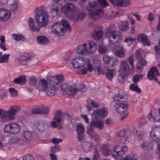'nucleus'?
I'll return each instance as SVG.
<instances>
[{
    "instance_id": "f257e3e1",
    "label": "nucleus",
    "mask_w": 160,
    "mask_h": 160,
    "mask_svg": "<svg viewBox=\"0 0 160 160\" xmlns=\"http://www.w3.org/2000/svg\"><path fill=\"white\" fill-rule=\"evenodd\" d=\"M106 36L109 38V46L112 48L115 55L122 58L125 54V49L120 45L122 41V37L119 32L118 31H105Z\"/></svg>"
},
{
    "instance_id": "f03ea898",
    "label": "nucleus",
    "mask_w": 160,
    "mask_h": 160,
    "mask_svg": "<svg viewBox=\"0 0 160 160\" xmlns=\"http://www.w3.org/2000/svg\"><path fill=\"white\" fill-rule=\"evenodd\" d=\"M92 60V64L88 65V71L92 72L94 71L98 75L101 74H105L106 78L109 80H111L112 78L115 75L116 72L115 70L109 69L107 67L103 68L101 70V65L99 59L95 55L91 57Z\"/></svg>"
},
{
    "instance_id": "7ed1b4c3",
    "label": "nucleus",
    "mask_w": 160,
    "mask_h": 160,
    "mask_svg": "<svg viewBox=\"0 0 160 160\" xmlns=\"http://www.w3.org/2000/svg\"><path fill=\"white\" fill-rule=\"evenodd\" d=\"M64 80V76L61 74L55 75L50 78L49 85L51 86L52 90L55 91V95L57 90L59 88L64 94H68V92H70L69 88L70 86L63 83Z\"/></svg>"
},
{
    "instance_id": "20e7f679",
    "label": "nucleus",
    "mask_w": 160,
    "mask_h": 160,
    "mask_svg": "<svg viewBox=\"0 0 160 160\" xmlns=\"http://www.w3.org/2000/svg\"><path fill=\"white\" fill-rule=\"evenodd\" d=\"M98 1H91L88 3L89 7L87 8L89 14L101 17L104 14L103 8H105L109 4L106 0H98Z\"/></svg>"
},
{
    "instance_id": "39448f33",
    "label": "nucleus",
    "mask_w": 160,
    "mask_h": 160,
    "mask_svg": "<svg viewBox=\"0 0 160 160\" xmlns=\"http://www.w3.org/2000/svg\"><path fill=\"white\" fill-rule=\"evenodd\" d=\"M45 9V7L42 6L37 8L36 9L37 14L35 19L38 25L41 27L46 26L48 22V15Z\"/></svg>"
},
{
    "instance_id": "423d86ee",
    "label": "nucleus",
    "mask_w": 160,
    "mask_h": 160,
    "mask_svg": "<svg viewBox=\"0 0 160 160\" xmlns=\"http://www.w3.org/2000/svg\"><path fill=\"white\" fill-rule=\"evenodd\" d=\"M61 22H57L54 23L52 27V33L62 35L65 31L70 32L71 30V27L69 22L65 19H63Z\"/></svg>"
},
{
    "instance_id": "0eeeda50",
    "label": "nucleus",
    "mask_w": 160,
    "mask_h": 160,
    "mask_svg": "<svg viewBox=\"0 0 160 160\" xmlns=\"http://www.w3.org/2000/svg\"><path fill=\"white\" fill-rule=\"evenodd\" d=\"M97 49V44L90 41L86 42L82 45L79 46L76 49L78 54L85 55L94 53Z\"/></svg>"
},
{
    "instance_id": "6e6552de",
    "label": "nucleus",
    "mask_w": 160,
    "mask_h": 160,
    "mask_svg": "<svg viewBox=\"0 0 160 160\" xmlns=\"http://www.w3.org/2000/svg\"><path fill=\"white\" fill-rule=\"evenodd\" d=\"M38 88L40 91H44L48 96H52L55 95V91L52 90L50 85L48 88V82L45 79L42 78L39 80Z\"/></svg>"
},
{
    "instance_id": "1a4fd4ad",
    "label": "nucleus",
    "mask_w": 160,
    "mask_h": 160,
    "mask_svg": "<svg viewBox=\"0 0 160 160\" xmlns=\"http://www.w3.org/2000/svg\"><path fill=\"white\" fill-rule=\"evenodd\" d=\"M114 107L116 111L122 116L121 120L126 118L128 114V106L125 103H115Z\"/></svg>"
},
{
    "instance_id": "9d476101",
    "label": "nucleus",
    "mask_w": 160,
    "mask_h": 160,
    "mask_svg": "<svg viewBox=\"0 0 160 160\" xmlns=\"http://www.w3.org/2000/svg\"><path fill=\"white\" fill-rule=\"evenodd\" d=\"M150 140L152 142L158 143L160 141V128H153L150 132ZM158 148L160 149V143H158Z\"/></svg>"
},
{
    "instance_id": "9b49d317",
    "label": "nucleus",
    "mask_w": 160,
    "mask_h": 160,
    "mask_svg": "<svg viewBox=\"0 0 160 160\" xmlns=\"http://www.w3.org/2000/svg\"><path fill=\"white\" fill-rule=\"evenodd\" d=\"M21 129L19 125L16 123H10L6 125L4 128L5 132H8L12 134L18 133Z\"/></svg>"
},
{
    "instance_id": "f8f14e48",
    "label": "nucleus",
    "mask_w": 160,
    "mask_h": 160,
    "mask_svg": "<svg viewBox=\"0 0 160 160\" xmlns=\"http://www.w3.org/2000/svg\"><path fill=\"white\" fill-rule=\"evenodd\" d=\"M85 8L81 7L77 9L71 16V17L75 21H80L83 20L85 17Z\"/></svg>"
},
{
    "instance_id": "ddd939ff",
    "label": "nucleus",
    "mask_w": 160,
    "mask_h": 160,
    "mask_svg": "<svg viewBox=\"0 0 160 160\" xmlns=\"http://www.w3.org/2000/svg\"><path fill=\"white\" fill-rule=\"evenodd\" d=\"M76 84H74L73 85L70 86L69 89L70 92H68V94L72 95L74 96L78 92L84 93L87 91V88L84 84H79L78 87V88H75Z\"/></svg>"
},
{
    "instance_id": "4468645a",
    "label": "nucleus",
    "mask_w": 160,
    "mask_h": 160,
    "mask_svg": "<svg viewBox=\"0 0 160 160\" xmlns=\"http://www.w3.org/2000/svg\"><path fill=\"white\" fill-rule=\"evenodd\" d=\"M160 75L158 70L155 67H152L150 69L147 74L148 79L152 80H153L160 86V82L157 79V77Z\"/></svg>"
},
{
    "instance_id": "2eb2a0df",
    "label": "nucleus",
    "mask_w": 160,
    "mask_h": 160,
    "mask_svg": "<svg viewBox=\"0 0 160 160\" xmlns=\"http://www.w3.org/2000/svg\"><path fill=\"white\" fill-rule=\"evenodd\" d=\"M118 71L126 76H128L130 73V67L126 60H122L120 62Z\"/></svg>"
},
{
    "instance_id": "dca6fc26",
    "label": "nucleus",
    "mask_w": 160,
    "mask_h": 160,
    "mask_svg": "<svg viewBox=\"0 0 160 160\" xmlns=\"http://www.w3.org/2000/svg\"><path fill=\"white\" fill-rule=\"evenodd\" d=\"M104 122L103 121L99 119H93L91 121L89 126L87 128V130H89L90 128L93 130L94 128H97L100 129L103 128Z\"/></svg>"
},
{
    "instance_id": "f3484780",
    "label": "nucleus",
    "mask_w": 160,
    "mask_h": 160,
    "mask_svg": "<svg viewBox=\"0 0 160 160\" xmlns=\"http://www.w3.org/2000/svg\"><path fill=\"white\" fill-rule=\"evenodd\" d=\"M85 58L82 57H78L73 59L72 63L75 68H80L85 65Z\"/></svg>"
},
{
    "instance_id": "a211bd4d",
    "label": "nucleus",
    "mask_w": 160,
    "mask_h": 160,
    "mask_svg": "<svg viewBox=\"0 0 160 160\" xmlns=\"http://www.w3.org/2000/svg\"><path fill=\"white\" fill-rule=\"evenodd\" d=\"M92 114L95 118H104L108 114V109L105 108H103L94 110Z\"/></svg>"
},
{
    "instance_id": "6ab92c4d",
    "label": "nucleus",
    "mask_w": 160,
    "mask_h": 160,
    "mask_svg": "<svg viewBox=\"0 0 160 160\" xmlns=\"http://www.w3.org/2000/svg\"><path fill=\"white\" fill-rule=\"evenodd\" d=\"M117 136L118 140L121 143L126 144L129 142L127 136V131L124 129L119 131L117 134Z\"/></svg>"
},
{
    "instance_id": "aec40b11",
    "label": "nucleus",
    "mask_w": 160,
    "mask_h": 160,
    "mask_svg": "<svg viewBox=\"0 0 160 160\" xmlns=\"http://www.w3.org/2000/svg\"><path fill=\"white\" fill-rule=\"evenodd\" d=\"M11 13L8 10L4 8H0V20L2 21H6L10 18Z\"/></svg>"
},
{
    "instance_id": "412c9836",
    "label": "nucleus",
    "mask_w": 160,
    "mask_h": 160,
    "mask_svg": "<svg viewBox=\"0 0 160 160\" xmlns=\"http://www.w3.org/2000/svg\"><path fill=\"white\" fill-rule=\"evenodd\" d=\"M148 118L151 122H158L160 120V113L157 110L151 111L148 116Z\"/></svg>"
},
{
    "instance_id": "4be33fe9",
    "label": "nucleus",
    "mask_w": 160,
    "mask_h": 160,
    "mask_svg": "<svg viewBox=\"0 0 160 160\" xmlns=\"http://www.w3.org/2000/svg\"><path fill=\"white\" fill-rule=\"evenodd\" d=\"M102 28L101 26L96 28L93 32L92 36L93 38L98 41L103 36V32Z\"/></svg>"
},
{
    "instance_id": "5701e85b",
    "label": "nucleus",
    "mask_w": 160,
    "mask_h": 160,
    "mask_svg": "<svg viewBox=\"0 0 160 160\" xmlns=\"http://www.w3.org/2000/svg\"><path fill=\"white\" fill-rule=\"evenodd\" d=\"M23 139L19 138L17 137H14L11 141V146L13 148H16L22 145L24 141Z\"/></svg>"
},
{
    "instance_id": "b1692460",
    "label": "nucleus",
    "mask_w": 160,
    "mask_h": 160,
    "mask_svg": "<svg viewBox=\"0 0 160 160\" xmlns=\"http://www.w3.org/2000/svg\"><path fill=\"white\" fill-rule=\"evenodd\" d=\"M21 109L19 106H13L10 107L8 111V113L12 118H14L16 115Z\"/></svg>"
},
{
    "instance_id": "393cba45",
    "label": "nucleus",
    "mask_w": 160,
    "mask_h": 160,
    "mask_svg": "<svg viewBox=\"0 0 160 160\" xmlns=\"http://www.w3.org/2000/svg\"><path fill=\"white\" fill-rule=\"evenodd\" d=\"M87 134L93 140L96 142L99 141L100 139V135L97 132H95L92 129L90 128L89 130H87Z\"/></svg>"
},
{
    "instance_id": "a878e982",
    "label": "nucleus",
    "mask_w": 160,
    "mask_h": 160,
    "mask_svg": "<svg viewBox=\"0 0 160 160\" xmlns=\"http://www.w3.org/2000/svg\"><path fill=\"white\" fill-rule=\"evenodd\" d=\"M138 40L139 42L143 43V44L148 46L150 45L148 40L147 36L143 33H141L137 37Z\"/></svg>"
},
{
    "instance_id": "bb28decb",
    "label": "nucleus",
    "mask_w": 160,
    "mask_h": 160,
    "mask_svg": "<svg viewBox=\"0 0 160 160\" xmlns=\"http://www.w3.org/2000/svg\"><path fill=\"white\" fill-rule=\"evenodd\" d=\"M37 40L40 44L46 45L49 43V39L43 35H39L37 37Z\"/></svg>"
},
{
    "instance_id": "cd10ccee",
    "label": "nucleus",
    "mask_w": 160,
    "mask_h": 160,
    "mask_svg": "<svg viewBox=\"0 0 160 160\" xmlns=\"http://www.w3.org/2000/svg\"><path fill=\"white\" fill-rule=\"evenodd\" d=\"M115 3L119 6L126 7L131 4V0H115Z\"/></svg>"
},
{
    "instance_id": "c85d7f7f",
    "label": "nucleus",
    "mask_w": 160,
    "mask_h": 160,
    "mask_svg": "<svg viewBox=\"0 0 160 160\" xmlns=\"http://www.w3.org/2000/svg\"><path fill=\"white\" fill-rule=\"evenodd\" d=\"M35 126L38 131L42 132L45 130L46 125L45 122L44 120H40L37 122Z\"/></svg>"
},
{
    "instance_id": "c756f323",
    "label": "nucleus",
    "mask_w": 160,
    "mask_h": 160,
    "mask_svg": "<svg viewBox=\"0 0 160 160\" xmlns=\"http://www.w3.org/2000/svg\"><path fill=\"white\" fill-rule=\"evenodd\" d=\"M133 132L137 134L138 138L140 139H142L145 134V130L142 128H140L138 130L135 128L133 130Z\"/></svg>"
},
{
    "instance_id": "7c9ffc66",
    "label": "nucleus",
    "mask_w": 160,
    "mask_h": 160,
    "mask_svg": "<svg viewBox=\"0 0 160 160\" xmlns=\"http://www.w3.org/2000/svg\"><path fill=\"white\" fill-rule=\"evenodd\" d=\"M120 148L121 146H116L112 150L111 152L112 156L114 158H117L118 157L121 156L120 151L119 150L120 149Z\"/></svg>"
},
{
    "instance_id": "2f4dec72",
    "label": "nucleus",
    "mask_w": 160,
    "mask_h": 160,
    "mask_svg": "<svg viewBox=\"0 0 160 160\" xmlns=\"http://www.w3.org/2000/svg\"><path fill=\"white\" fill-rule=\"evenodd\" d=\"M26 78L25 76H20L18 78H15L13 80V82L17 84L23 85L25 84Z\"/></svg>"
},
{
    "instance_id": "473e14b6",
    "label": "nucleus",
    "mask_w": 160,
    "mask_h": 160,
    "mask_svg": "<svg viewBox=\"0 0 160 160\" xmlns=\"http://www.w3.org/2000/svg\"><path fill=\"white\" fill-rule=\"evenodd\" d=\"M31 58L29 56L27 55V56H22L19 59V61L21 64L23 65H26L29 62Z\"/></svg>"
},
{
    "instance_id": "72a5a7b5",
    "label": "nucleus",
    "mask_w": 160,
    "mask_h": 160,
    "mask_svg": "<svg viewBox=\"0 0 160 160\" xmlns=\"http://www.w3.org/2000/svg\"><path fill=\"white\" fill-rule=\"evenodd\" d=\"M119 29L121 31H125L128 29V21H122L118 24Z\"/></svg>"
},
{
    "instance_id": "f704fd0d",
    "label": "nucleus",
    "mask_w": 160,
    "mask_h": 160,
    "mask_svg": "<svg viewBox=\"0 0 160 160\" xmlns=\"http://www.w3.org/2000/svg\"><path fill=\"white\" fill-rule=\"evenodd\" d=\"M103 60L105 64L107 67H109V65H110L111 61H112L113 58L108 54H105L103 56Z\"/></svg>"
},
{
    "instance_id": "c9c22d12",
    "label": "nucleus",
    "mask_w": 160,
    "mask_h": 160,
    "mask_svg": "<svg viewBox=\"0 0 160 160\" xmlns=\"http://www.w3.org/2000/svg\"><path fill=\"white\" fill-rule=\"evenodd\" d=\"M28 24L30 28L32 29L33 32L39 31V29L35 26L33 19L31 18H30L28 20Z\"/></svg>"
},
{
    "instance_id": "e433bc0d",
    "label": "nucleus",
    "mask_w": 160,
    "mask_h": 160,
    "mask_svg": "<svg viewBox=\"0 0 160 160\" xmlns=\"http://www.w3.org/2000/svg\"><path fill=\"white\" fill-rule=\"evenodd\" d=\"M63 116V115L61 112L57 111L55 113L53 119L57 122L59 123L61 122V120H62Z\"/></svg>"
},
{
    "instance_id": "4c0bfd02",
    "label": "nucleus",
    "mask_w": 160,
    "mask_h": 160,
    "mask_svg": "<svg viewBox=\"0 0 160 160\" xmlns=\"http://www.w3.org/2000/svg\"><path fill=\"white\" fill-rule=\"evenodd\" d=\"M98 51L101 54H103L106 53L107 49L106 48L105 45L102 42H99L98 44Z\"/></svg>"
},
{
    "instance_id": "58836bf2",
    "label": "nucleus",
    "mask_w": 160,
    "mask_h": 160,
    "mask_svg": "<svg viewBox=\"0 0 160 160\" xmlns=\"http://www.w3.org/2000/svg\"><path fill=\"white\" fill-rule=\"evenodd\" d=\"M135 56L137 60H139L143 58L144 57V55L142 49L140 48L136 50L135 52Z\"/></svg>"
},
{
    "instance_id": "ea45409f",
    "label": "nucleus",
    "mask_w": 160,
    "mask_h": 160,
    "mask_svg": "<svg viewBox=\"0 0 160 160\" xmlns=\"http://www.w3.org/2000/svg\"><path fill=\"white\" fill-rule=\"evenodd\" d=\"M153 146L152 143L146 142L142 144L141 146L145 150L149 151L153 148Z\"/></svg>"
},
{
    "instance_id": "a19ab883",
    "label": "nucleus",
    "mask_w": 160,
    "mask_h": 160,
    "mask_svg": "<svg viewBox=\"0 0 160 160\" xmlns=\"http://www.w3.org/2000/svg\"><path fill=\"white\" fill-rule=\"evenodd\" d=\"M67 6V5L66 4L62 7V12L65 15L68 16V18H71L72 14L68 8H66Z\"/></svg>"
},
{
    "instance_id": "79ce46f5",
    "label": "nucleus",
    "mask_w": 160,
    "mask_h": 160,
    "mask_svg": "<svg viewBox=\"0 0 160 160\" xmlns=\"http://www.w3.org/2000/svg\"><path fill=\"white\" fill-rule=\"evenodd\" d=\"M130 89L133 91H135L138 93H140L141 91L140 89L138 88V85L135 83H132L130 84L129 86Z\"/></svg>"
},
{
    "instance_id": "37998d69",
    "label": "nucleus",
    "mask_w": 160,
    "mask_h": 160,
    "mask_svg": "<svg viewBox=\"0 0 160 160\" xmlns=\"http://www.w3.org/2000/svg\"><path fill=\"white\" fill-rule=\"evenodd\" d=\"M9 115L8 112L7 111H6L2 116L1 118L2 121L3 122H8L10 120L13 119V118H12L11 116Z\"/></svg>"
},
{
    "instance_id": "c03bdc74",
    "label": "nucleus",
    "mask_w": 160,
    "mask_h": 160,
    "mask_svg": "<svg viewBox=\"0 0 160 160\" xmlns=\"http://www.w3.org/2000/svg\"><path fill=\"white\" fill-rule=\"evenodd\" d=\"M10 54H4L0 57V63H8L10 56Z\"/></svg>"
},
{
    "instance_id": "a18cd8bd",
    "label": "nucleus",
    "mask_w": 160,
    "mask_h": 160,
    "mask_svg": "<svg viewBox=\"0 0 160 160\" xmlns=\"http://www.w3.org/2000/svg\"><path fill=\"white\" fill-rule=\"evenodd\" d=\"M67 5V8H68L72 15L74 13L76 9V7L73 3H68L66 4Z\"/></svg>"
},
{
    "instance_id": "49530a36",
    "label": "nucleus",
    "mask_w": 160,
    "mask_h": 160,
    "mask_svg": "<svg viewBox=\"0 0 160 160\" xmlns=\"http://www.w3.org/2000/svg\"><path fill=\"white\" fill-rule=\"evenodd\" d=\"M143 75L142 74H136L132 78V81L135 84H137L140 79H142Z\"/></svg>"
},
{
    "instance_id": "de8ad7c7",
    "label": "nucleus",
    "mask_w": 160,
    "mask_h": 160,
    "mask_svg": "<svg viewBox=\"0 0 160 160\" xmlns=\"http://www.w3.org/2000/svg\"><path fill=\"white\" fill-rule=\"evenodd\" d=\"M138 158L137 155L132 154L130 156H126L122 160H137Z\"/></svg>"
},
{
    "instance_id": "09e8293b",
    "label": "nucleus",
    "mask_w": 160,
    "mask_h": 160,
    "mask_svg": "<svg viewBox=\"0 0 160 160\" xmlns=\"http://www.w3.org/2000/svg\"><path fill=\"white\" fill-rule=\"evenodd\" d=\"M12 36L14 39L17 41L20 40H25V37L21 35H17L15 34H12Z\"/></svg>"
},
{
    "instance_id": "8fccbe9b",
    "label": "nucleus",
    "mask_w": 160,
    "mask_h": 160,
    "mask_svg": "<svg viewBox=\"0 0 160 160\" xmlns=\"http://www.w3.org/2000/svg\"><path fill=\"white\" fill-rule=\"evenodd\" d=\"M76 131L77 134L84 133L85 128L84 126L81 123L78 124L77 127Z\"/></svg>"
},
{
    "instance_id": "3c124183",
    "label": "nucleus",
    "mask_w": 160,
    "mask_h": 160,
    "mask_svg": "<svg viewBox=\"0 0 160 160\" xmlns=\"http://www.w3.org/2000/svg\"><path fill=\"white\" fill-rule=\"evenodd\" d=\"M23 137L26 140H30L32 138V134L31 133L28 131H25L23 134Z\"/></svg>"
},
{
    "instance_id": "603ef678",
    "label": "nucleus",
    "mask_w": 160,
    "mask_h": 160,
    "mask_svg": "<svg viewBox=\"0 0 160 160\" xmlns=\"http://www.w3.org/2000/svg\"><path fill=\"white\" fill-rule=\"evenodd\" d=\"M136 39L135 38L131 37L127 38L124 40V42L128 43V45H130L133 42L136 41Z\"/></svg>"
},
{
    "instance_id": "864d4df0",
    "label": "nucleus",
    "mask_w": 160,
    "mask_h": 160,
    "mask_svg": "<svg viewBox=\"0 0 160 160\" xmlns=\"http://www.w3.org/2000/svg\"><path fill=\"white\" fill-rule=\"evenodd\" d=\"M51 14L53 17H55L58 15V9L57 6L53 5L52 7Z\"/></svg>"
},
{
    "instance_id": "5fc2aeb1",
    "label": "nucleus",
    "mask_w": 160,
    "mask_h": 160,
    "mask_svg": "<svg viewBox=\"0 0 160 160\" xmlns=\"http://www.w3.org/2000/svg\"><path fill=\"white\" fill-rule=\"evenodd\" d=\"M90 145L89 143L86 142L83 143L82 149L83 152H86L88 151Z\"/></svg>"
},
{
    "instance_id": "6e6d98bb",
    "label": "nucleus",
    "mask_w": 160,
    "mask_h": 160,
    "mask_svg": "<svg viewBox=\"0 0 160 160\" xmlns=\"http://www.w3.org/2000/svg\"><path fill=\"white\" fill-rule=\"evenodd\" d=\"M127 60L131 66L132 69V70H134V66L133 64V57L130 56L128 57Z\"/></svg>"
},
{
    "instance_id": "4d7b16f0",
    "label": "nucleus",
    "mask_w": 160,
    "mask_h": 160,
    "mask_svg": "<svg viewBox=\"0 0 160 160\" xmlns=\"http://www.w3.org/2000/svg\"><path fill=\"white\" fill-rule=\"evenodd\" d=\"M135 68L136 71L138 73H141L143 71V67L139 63H137Z\"/></svg>"
},
{
    "instance_id": "13d9d810",
    "label": "nucleus",
    "mask_w": 160,
    "mask_h": 160,
    "mask_svg": "<svg viewBox=\"0 0 160 160\" xmlns=\"http://www.w3.org/2000/svg\"><path fill=\"white\" fill-rule=\"evenodd\" d=\"M30 84L33 86H35L37 84L38 82V79L35 76H32L30 79Z\"/></svg>"
},
{
    "instance_id": "bf43d9fd",
    "label": "nucleus",
    "mask_w": 160,
    "mask_h": 160,
    "mask_svg": "<svg viewBox=\"0 0 160 160\" xmlns=\"http://www.w3.org/2000/svg\"><path fill=\"white\" fill-rule=\"evenodd\" d=\"M68 125V128L72 129H73L76 125V121L75 119H71Z\"/></svg>"
},
{
    "instance_id": "052dcab7",
    "label": "nucleus",
    "mask_w": 160,
    "mask_h": 160,
    "mask_svg": "<svg viewBox=\"0 0 160 160\" xmlns=\"http://www.w3.org/2000/svg\"><path fill=\"white\" fill-rule=\"evenodd\" d=\"M123 98V96L120 94L119 93H117L115 94L113 97L114 101H116L119 102Z\"/></svg>"
},
{
    "instance_id": "680f3d73",
    "label": "nucleus",
    "mask_w": 160,
    "mask_h": 160,
    "mask_svg": "<svg viewBox=\"0 0 160 160\" xmlns=\"http://www.w3.org/2000/svg\"><path fill=\"white\" fill-rule=\"evenodd\" d=\"M78 134L77 138L78 141L81 142L85 139L86 136L84 133H78Z\"/></svg>"
},
{
    "instance_id": "e2e57ef3",
    "label": "nucleus",
    "mask_w": 160,
    "mask_h": 160,
    "mask_svg": "<svg viewBox=\"0 0 160 160\" xmlns=\"http://www.w3.org/2000/svg\"><path fill=\"white\" fill-rule=\"evenodd\" d=\"M9 91L12 97L16 96L18 95V91L13 88H10Z\"/></svg>"
},
{
    "instance_id": "0e129e2a",
    "label": "nucleus",
    "mask_w": 160,
    "mask_h": 160,
    "mask_svg": "<svg viewBox=\"0 0 160 160\" xmlns=\"http://www.w3.org/2000/svg\"><path fill=\"white\" fill-rule=\"evenodd\" d=\"M60 149V146L59 145H57L51 148V151L52 153H55L59 152Z\"/></svg>"
},
{
    "instance_id": "69168bd1",
    "label": "nucleus",
    "mask_w": 160,
    "mask_h": 160,
    "mask_svg": "<svg viewBox=\"0 0 160 160\" xmlns=\"http://www.w3.org/2000/svg\"><path fill=\"white\" fill-rule=\"evenodd\" d=\"M41 114H47L49 112V108L48 107L43 106L41 109Z\"/></svg>"
},
{
    "instance_id": "338daca9",
    "label": "nucleus",
    "mask_w": 160,
    "mask_h": 160,
    "mask_svg": "<svg viewBox=\"0 0 160 160\" xmlns=\"http://www.w3.org/2000/svg\"><path fill=\"white\" fill-rule=\"evenodd\" d=\"M23 160H34V159L31 154H27L23 156Z\"/></svg>"
},
{
    "instance_id": "774afa93",
    "label": "nucleus",
    "mask_w": 160,
    "mask_h": 160,
    "mask_svg": "<svg viewBox=\"0 0 160 160\" xmlns=\"http://www.w3.org/2000/svg\"><path fill=\"white\" fill-rule=\"evenodd\" d=\"M18 8V5L17 2L14 1L12 3V4L11 6V9L13 11H16L17 10Z\"/></svg>"
}]
</instances>
